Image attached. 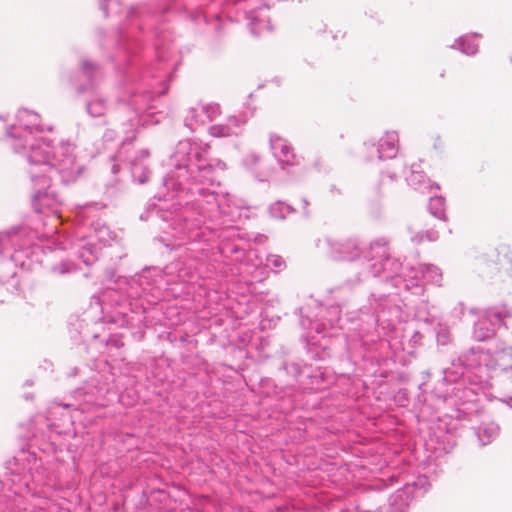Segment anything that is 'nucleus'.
I'll return each instance as SVG.
<instances>
[{
  "mask_svg": "<svg viewBox=\"0 0 512 512\" xmlns=\"http://www.w3.org/2000/svg\"><path fill=\"white\" fill-rule=\"evenodd\" d=\"M171 169L163 178V186L171 198L179 197L177 203L156 204L149 201L140 219L161 221L165 233L171 230L174 243L167 247L183 248L182 259L165 267L145 268L131 279L127 291L131 315L123 313L127 326H146L145 316L150 306L158 304L172 282L190 283L198 277H210L207 265L211 243L220 237L218 231L228 233L241 217L240 207L229 194L220 195L216 181L218 171L226 164L209 157V146L185 139L175 146L170 156Z\"/></svg>",
  "mask_w": 512,
  "mask_h": 512,
  "instance_id": "f257e3e1",
  "label": "nucleus"
},
{
  "mask_svg": "<svg viewBox=\"0 0 512 512\" xmlns=\"http://www.w3.org/2000/svg\"><path fill=\"white\" fill-rule=\"evenodd\" d=\"M148 4L130 6L117 31L101 36V45L115 49L113 58L123 62V93L119 101L139 113L153 108L152 102L168 90V44L171 33L163 13Z\"/></svg>",
  "mask_w": 512,
  "mask_h": 512,
  "instance_id": "f03ea898",
  "label": "nucleus"
},
{
  "mask_svg": "<svg viewBox=\"0 0 512 512\" xmlns=\"http://www.w3.org/2000/svg\"><path fill=\"white\" fill-rule=\"evenodd\" d=\"M39 119L37 113L20 109L17 123L7 129L6 136L13 151L25 157L30 165L33 209L37 213L56 212L62 199L51 182L57 179L65 185L75 182L82 175L84 165L77 160L73 144L61 142L55 147L41 135L44 129Z\"/></svg>",
  "mask_w": 512,
  "mask_h": 512,
  "instance_id": "7ed1b4c3",
  "label": "nucleus"
},
{
  "mask_svg": "<svg viewBox=\"0 0 512 512\" xmlns=\"http://www.w3.org/2000/svg\"><path fill=\"white\" fill-rule=\"evenodd\" d=\"M5 482L0 481L1 488L7 491L0 495V512H32L28 510L24 493H38L37 487L49 483V473L43 463L30 451H19L6 462Z\"/></svg>",
  "mask_w": 512,
  "mask_h": 512,
  "instance_id": "20e7f679",
  "label": "nucleus"
},
{
  "mask_svg": "<svg viewBox=\"0 0 512 512\" xmlns=\"http://www.w3.org/2000/svg\"><path fill=\"white\" fill-rule=\"evenodd\" d=\"M399 314L400 308L388 295L376 297L372 294L368 305L360 309V323L354 328L358 331L362 345L366 346L387 336Z\"/></svg>",
  "mask_w": 512,
  "mask_h": 512,
  "instance_id": "39448f33",
  "label": "nucleus"
},
{
  "mask_svg": "<svg viewBox=\"0 0 512 512\" xmlns=\"http://www.w3.org/2000/svg\"><path fill=\"white\" fill-rule=\"evenodd\" d=\"M500 356V350L495 356L490 351L472 347L462 353L457 362L453 361L451 367L443 370V382H455L461 377L471 381V373L477 378L475 384L487 383L492 377V372L500 367Z\"/></svg>",
  "mask_w": 512,
  "mask_h": 512,
  "instance_id": "423d86ee",
  "label": "nucleus"
},
{
  "mask_svg": "<svg viewBox=\"0 0 512 512\" xmlns=\"http://www.w3.org/2000/svg\"><path fill=\"white\" fill-rule=\"evenodd\" d=\"M115 375L111 372L108 363L105 369L96 373L84 386L74 391L75 398L81 400L78 409L82 412L90 411L93 407L106 406V395L114 388Z\"/></svg>",
  "mask_w": 512,
  "mask_h": 512,
  "instance_id": "0eeeda50",
  "label": "nucleus"
},
{
  "mask_svg": "<svg viewBox=\"0 0 512 512\" xmlns=\"http://www.w3.org/2000/svg\"><path fill=\"white\" fill-rule=\"evenodd\" d=\"M466 380H468L466 377H461L455 382H447L454 384V387L451 393L445 395L444 401H449L456 406V417L459 420L472 422L484 413V409L480 403L477 388L475 386L467 387Z\"/></svg>",
  "mask_w": 512,
  "mask_h": 512,
  "instance_id": "6e6552de",
  "label": "nucleus"
},
{
  "mask_svg": "<svg viewBox=\"0 0 512 512\" xmlns=\"http://www.w3.org/2000/svg\"><path fill=\"white\" fill-rule=\"evenodd\" d=\"M387 244H389V240L385 237L372 241L369 246L362 245L356 238L329 241L330 250L335 259L345 261L363 259L364 269L368 262L374 260L375 249H379V253L384 255Z\"/></svg>",
  "mask_w": 512,
  "mask_h": 512,
  "instance_id": "1a4fd4ad",
  "label": "nucleus"
},
{
  "mask_svg": "<svg viewBox=\"0 0 512 512\" xmlns=\"http://www.w3.org/2000/svg\"><path fill=\"white\" fill-rule=\"evenodd\" d=\"M379 249L374 251V260L368 262L366 268L361 273L363 278L377 277L381 273L384 274L386 281H391L392 285L398 289H404V279H409L411 272L406 268L413 266L407 263L404 265L396 258H392L388 254V244L386 245V253L381 255Z\"/></svg>",
  "mask_w": 512,
  "mask_h": 512,
  "instance_id": "9d476101",
  "label": "nucleus"
},
{
  "mask_svg": "<svg viewBox=\"0 0 512 512\" xmlns=\"http://www.w3.org/2000/svg\"><path fill=\"white\" fill-rule=\"evenodd\" d=\"M426 483L425 477H419L417 481L405 483L402 488L397 489L389 498L388 506L371 510L363 499V508L359 512H408L409 502L417 496L418 486Z\"/></svg>",
  "mask_w": 512,
  "mask_h": 512,
  "instance_id": "9b49d317",
  "label": "nucleus"
},
{
  "mask_svg": "<svg viewBox=\"0 0 512 512\" xmlns=\"http://www.w3.org/2000/svg\"><path fill=\"white\" fill-rule=\"evenodd\" d=\"M411 272L409 279H404V290L420 295L424 291V281L441 286L442 272L432 264H418L406 268Z\"/></svg>",
  "mask_w": 512,
  "mask_h": 512,
  "instance_id": "f8f14e48",
  "label": "nucleus"
},
{
  "mask_svg": "<svg viewBox=\"0 0 512 512\" xmlns=\"http://www.w3.org/2000/svg\"><path fill=\"white\" fill-rule=\"evenodd\" d=\"M367 161L385 160L396 157L398 153V135L396 132H386L378 142H366Z\"/></svg>",
  "mask_w": 512,
  "mask_h": 512,
  "instance_id": "ddd939ff",
  "label": "nucleus"
},
{
  "mask_svg": "<svg viewBox=\"0 0 512 512\" xmlns=\"http://www.w3.org/2000/svg\"><path fill=\"white\" fill-rule=\"evenodd\" d=\"M325 314L320 320L310 321L308 319H304L301 317L300 324L303 328H311L315 329L318 334H324L328 336H332V334L327 333L328 329H334L336 327L343 329L344 326L342 324L341 318V308L337 305H330L325 309Z\"/></svg>",
  "mask_w": 512,
  "mask_h": 512,
  "instance_id": "4468645a",
  "label": "nucleus"
},
{
  "mask_svg": "<svg viewBox=\"0 0 512 512\" xmlns=\"http://www.w3.org/2000/svg\"><path fill=\"white\" fill-rule=\"evenodd\" d=\"M247 122L245 115L230 116L225 123L215 124L209 127V134L213 137L238 136L242 133Z\"/></svg>",
  "mask_w": 512,
  "mask_h": 512,
  "instance_id": "2eb2a0df",
  "label": "nucleus"
},
{
  "mask_svg": "<svg viewBox=\"0 0 512 512\" xmlns=\"http://www.w3.org/2000/svg\"><path fill=\"white\" fill-rule=\"evenodd\" d=\"M270 148L282 169H286V166L293 165L295 155L291 145L285 139L276 134H271Z\"/></svg>",
  "mask_w": 512,
  "mask_h": 512,
  "instance_id": "dca6fc26",
  "label": "nucleus"
},
{
  "mask_svg": "<svg viewBox=\"0 0 512 512\" xmlns=\"http://www.w3.org/2000/svg\"><path fill=\"white\" fill-rule=\"evenodd\" d=\"M81 74L86 79L87 83L86 85H79L77 87V91L79 94L94 89L98 85L102 77L101 68L97 64L90 62L88 60L82 61Z\"/></svg>",
  "mask_w": 512,
  "mask_h": 512,
  "instance_id": "f3484780",
  "label": "nucleus"
},
{
  "mask_svg": "<svg viewBox=\"0 0 512 512\" xmlns=\"http://www.w3.org/2000/svg\"><path fill=\"white\" fill-rule=\"evenodd\" d=\"M149 155V151L143 149L136 157L130 160L132 177L140 184H144L150 175V170L146 164Z\"/></svg>",
  "mask_w": 512,
  "mask_h": 512,
  "instance_id": "a211bd4d",
  "label": "nucleus"
},
{
  "mask_svg": "<svg viewBox=\"0 0 512 512\" xmlns=\"http://www.w3.org/2000/svg\"><path fill=\"white\" fill-rule=\"evenodd\" d=\"M19 239V230L14 229L8 232L0 233V255L5 256L6 254L10 257L9 261H7V265H12V261L14 260V255L10 254V251L13 249L15 253L18 252Z\"/></svg>",
  "mask_w": 512,
  "mask_h": 512,
  "instance_id": "6ab92c4d",
  "label": "nucleus"
},
{
  "mask_svg": "<svg viewBox=\"0 0 512 512\" xmlns=\"http://www.w3.org/2000/svg\"><path fill=\"white\" fill-rule=\"evenodd\" d=\"M476 436L481 445L490 444L499 433V426L494 422H481L475 429Z\"/></svg>",
  "mask_w": 512,
  "mask_h": 512,
  "instance_id": "aec40b11",
  "label": "nucleus"
},
{
  "mask_svg": "<svg viewBox=\"0 0 512 512\" xmlns=\"http://www.w3.org/2000/svg\"><path fill=\"white\" fill-rule=\"evenodd\" d=\"M474 37H480V35L478 33H472L470 35L460 36L451 47L460 50L466 55H475L478 52V44L472 40Z\"/></svg>",
  "mask_w": 512,
  "mask_h": 512,
  "instance_id": "412c9836",
  "label": "nucleus"
},
{
  "mask_svg": "<svg viewBox=\"0 0 512 512\" xmlns=\"http://www.w3.org/2000/svg\"><path fill=\"white\" fill-rule=\"evenodd\" d=\"M207 121L205 115L201 112V104L188 110L184 123L190 130H195L198 126L205 124Z\"/></svg>",
  "mask_w": 512,
  "mask_h": 512,
  "instance_id": "4be33fe9",
  "label": "nucleus"
},
{
  "mask_svg": "<svg viewBox=\"0 0 512 512\" xmlns=\"http://www.w3.org/2000/svg\"><path fill=\"white\" fill-rule=\"evenodd\" d=\"M107 110V101L105 98L95 96L86 103V111L91 117L104 116Z\"/></svg>",
  "mask_w": 512,
  "mask_h": 512,
  "instance_id": "5701e85b",
  "label": "nucleus"
},
{
  "mask_svg": "<svg viewBox=\"0 0 512 512\" xmlns=\"http://www.w3.org/2000/svg\"><path fill=\"white\" fill-rule=\"evenodd\" d=\"M428 210L434 217L440 220H446V205L445 199L442 196L431 197L428 204Z\"/></svg>",
  "mask_w": 512,
  "mask_h": 512,
  "instance_id": "b1692460",
  "label": "nucleus"
},
{
  "mask_svg": "<svg viewBox=\"0 0 512 512\" xmlns=\"http://www.w3.org/2000/svg\"><path fill=\"white\" fill-rule=\"evenodd\" d=\"M506 318V312L497 308H491L486 311L485 318L483 320L487 321V324L491 325L492 328L495 329V327L499 328L501 325H506Z\"/></svg>",
  "mask_w": 512,
  "mask_h": 512,
  "instance_id": "393cba45",
  "label": "nucleus"
},
{
  "mask_svg": "<svg viewBox=\"0 0 512 512\" xmlns=\"http://www.w3.org/2000/svg\"><path fill=\"white\" fill-rule=\"evenodd\" d=\"M494 333L495 329L489 327L485 320H479L474 326V337L478 341H486L492 338Z\"/></svg>",
  "mask_w": 512,
  "mask_h": 512,
  "instance_id": "a878e982",
  "label": "nucleus"
},
{
  "mask_svg": "<svg viewBox=\"0 0 512 512\" xmlns=\"http://www.w3.org/2000/svg\"><path fill=\"white\" fill-rule=\"evenodd\" d=\"M123 0H100V9L105 17L120 14Z\"/></svg>",
  "mask_w": 512,
  "mask_h": 512,
  "instance_id": "bb28decb",
  "label": "nucleus"
},
{
  "mask_svg": "<svg viewBox=\"0 0 512 512\" xmlns=\"http://www.w3.org/2000/svg\"><path fill=\"white\" fill-rule=\"evenodd\" d=\"M292 212H294V209L283 201H277L269 207L271 216L278 219H284Z\"/></svg>",
  "mask_w": 512,
  "mask_h": 512,
  "instance_id": "cd10ccee",
  "label": "nucleus"
},
{
  "mask_svg": "<svg viewBox=\"0 0 512 512\" xmlns=\"http://www.w3.org/2000/svg\"><path fill=\"white\" fill-rule=\"evenodd\" d=\"M78 256L85 265L89 266L93 264L97 258L95 246L89 243L83 245V247L79 250Z\"/></svg>",
  "mask_w": 512,
  "mask_h": 512,
  "instance_id": "c85d7f7f",
  "label": "nucleus"
},
{
  "mask_svg": "<svg viewBox=\"0 0 512 512\" xmlns=\"http://www.w3.org/2000/svg\"><path fill=\"white\" fill-rule=\"evenodd\" d=\"M201 112L205 115L207 122H211L221 114V107L218 103H201Z\"/></svg>",
  "mask_w": 512,
  "mask_h": 512,
  "instance_id": "c756f323",
  "label": "nucleus"
},
{
  "mask_svg": "<svg viewBox=\"0 0 512 512\" xmlns=\"http://www.w3.org/2000/svg\"><path fill=\"white\" fill-rule=\"evenodd\" d=\"M425 175L423 172L417 170L416 165L411 166L410 174L406 176V180L410 186L415 189L419 188L425 182Z\"/></svg>",
  "mask_w": 512,
  "mask_h": 512,
  "instance_id": "7c9ffc66",
  "label": "nucleus"
},
{
  "mask_svg": "<svg viewBox=\"0 0 512 512\" xmlns=\"http://www.w3.org/2000/svg\"><path fill=\"white\" fill-rule=\"evenodd\" d=\"M218 249L224 257H230L234 254L237 255L235 258L236 260L240 259V257L244 254L243 249L232 243H221L218 246Z\"/></svg>",
  "mask_w": 512,
  "mask_h": 512,
  "instance_id": "2f4dec72",
  "label": "nucleus"
},
{
  "mask_svg": "<svg viewBox=\"0 0 512 512\" xmlns=\"http://www.w3.org/2000/svg\"><path fill=\"white\" fill-rule=\"evenodd\" d=\"M249 25H250V32L255 36L260 35L262 33V31L265 29L268 31L272 30V27L270 26L268 21L261 20L258 17L252 18Z\"/></svg>",
  "mask_w": 512,
  "mask_h": 512,
  "instance_id": "473e14b6",
  "label": "nucleus"
},
{
  "mask_svg": "<svg viewBox=\"0 0 512 512\" xmlns=\"http://www.w3.org/2000/svg\"><path fill=\"white\" fill-rule=\"evenodd\" d=\"M76 270H77V268H76L75 264L68 260L61 261L60 263L52 266V268H51V271L54 274H58V275L72 273V272H75Z\"/></svg>",
  "mask_w": 512,
  "mask_h": 512,
  "instance_id": "72a5a7b5",
  "label": "nucleus"
},
{
  "mask_svg": "<svg viewBox=\"0 0 512 512\" xmlns=\"http://www.w3.org/2000/svg\"><path fill=\"white\" fill-rule=\"evenodd\" d=\"M266 267H272L278 270H282L285 268L286 264L284 259L279 255L269 254L266 256Z\"/></svg>",
  "mask_w": 512,
  "mask_h": 512,
  "instance_id": "f704fd0d",
  "label": "nucleus"
},
{
  "mask_svg": "<svg viewBox=\"0 0 512 512\" xmlns=\"http://www.w3.org/2000/svg\"><path fill=\"white\" fill-rule=\"evenodd\" d=\"M106 345L108 346V348H116V349H120L121 347L124 346V343L121 339V337L117 334H114V335H111L107 341H106Z\"/></svg>",
  "mask_w": 512,
  "mask_h": 512,
  "instance_id": "c9c22d12",
  "label": "nucleus"
},
{
  "mask_svg": "<svg viewBox=\"0 0 512 512\" xmlns=\"http://www.w3.org/2000/svg\"><path fill=\"white\" fill-rule=\"evenodd\" d=\"M282 368L290 375H292L293 377H297L298 375H300L301 373V368L298 364L296 363H291V364H287V363H284Z\"/></svg>",
  "mask_w": 512,
  "mask_h": 512,
  "instance_id": "e433bc0d",
  "label": "nucleus"
},
{
  "mask_svg": "<svg viewBox=\"0 0 512 512\" xmlns=\"http://www.w3.org/2000/svg\"><path fill=\"white\" fill-rule=\"evenodd\" d=\"M437 342L440 345H446L450 342V335L446 329H440L437 332Z\"/></svg>",
  "mask_w": 512,
  "mask_h": 512,
  "instance_id": "4c0bfd02",
  "label": "nucleus"
},
{
  "mask_svg": "<svg viewBox=\"0 0 512 512\" xmlns=\"http://www.w3.org/2000/svg\"><path fill=\"white\" fill-rule=\"evenodd\" d=\"M260 160H261L260 157L255 153L248 154L245 158L246 164L250 165V166L258 165Z\"/></svg>",
  "mask_w": 512,
  "mask_h": 512,
  "instance_id": "58836bf2",
  "label": "nucleus"
},
{
  "mask_svg": "<svg viewBox=\"0 0 512 512\" xmlns=\"http://www.w3.org/2000/svg\"><path fill=\"white\" fill-rule=\"evenodd\" d=\"M425 240L434 242L439 238V233L436 230H427L425 231Z\"/></svg>",
  "mask_w": 512,
  "mask_h": 512,
  "instance_id": "ea45409f",
  "label": "nucleus"
},
{
  "mask_svg": "<svg viewBox=\"0 0 512 512\" xmlns=\"http://www.w3.org/2000/svg\"><path fill=\"white\" fill-rule=\"evenodd\" d=\"M130 145V142H123L122 143V146L118 152V154L116 155V158L120 161L124 160V153H125V150H126V147Z\"/></svg>",
  "mask_w": 512,
  "mask_h": 512,
  "instance_id": "a19ab883",
  "label": "nucleus"
},
{
  "mask_svg": "<svg viewBox=\"0 0 512 512\" xmlns=\"http://www.w3.org/2000/svg\"><path fill=\"white\" fill-rule=\"evenodd\" d=\"M425 231L424 232H418L416 233L414 236L411 237V240L414 242V243H421L425 240Z\"/></svg>",
  "mask_w": 512,
  "mask_h": 512,
  "instance_id": "79ce46f5",
  "label": "nucleus"
},
{
  "mask_svg": "<svg viewBox=\"0 0 512 512\" xmlns=\"http://www.w3.org/2000/svg\"><path fill=\"white\" fill-rule=\"evenodd\" d=\"M91 207H95L96 209H102V208L105 207V205L100 203V202L86 203V204L83 205L84 209H88V208H91Z\"/></svg>",
  "mask_w": 512,
  "mask_h": 512,
  "instance_id": "37998d69",
  "label": "nucleus"
},
{
  "mask_svg": "<svg viewBox=\"0 0 512 512\" xmlns=\"http://www.w3.org/2000/svg\"><path fill=\"white\" fill-rule=\"evenodd\" d=\"M114 136H115V133L113 130H107L104 135H103V138L105 141H111L114 139Z\"/></svg>",
  "mask_w": 512,
  "mask_h": 512,
  "instance_id": "c03bdc74",
  "label": "nucleus"
},
{
  "mask_svg": "<svg viewBox=\"0 0 512 512\" xmlns=\"http://www.w3.org/2000/svg\"><path fill=\"white\" fill-rule=\"evenodd\" d=\"M132 335H133V337L136 340L140 341V340H142L144 338V331L143 330H139L137 332H133Z\"/></svg>",
  "mask_w": 512,
  "mask_h": 512,
  "instance_id": "a18cd8bd",
  "label": "nucleus"
},
{
  "mask_svg": "<svg viewBox=\"0 0 512 512\" xmlns=\"http://www.w3.org/2000/svg\"><path fill=\"white\" fill-rule=\"evenodd\" d=\"M502 402L507 404L510 408H512V396L510 397H504L502 399Z\"/></svg>",
  "mask_w": 512,
  "mask_h": 512,
  "instance_id": "49530a36",
  "label": "nucleus"
},
{
  "mask_svg": "<svg viewBox=\"0 0 512 512\" xmlns=\"http://www.w3.org/2000/svg\"><path fill=\"white\" fill-rule=\"evenodd\" d=\"M14 275H15V272L13 271V272L11 273V275L3 276V277L1 278V281H2V282H6V281H8V279H9L10 277H13Z\"/></svg>",
  "mask_w": 512,
  "mask_h": 512,
  "instance_id": "de8ad7c7",
  "label": "nucleus"
},
{
  "mask_svg": "<svg viewBox=\"0 0 512 512\" xmlns=\"http://www.w3.org/2000/svg\"><path fill=\"white\" fill-rule=\"evenodd\" d=\"M259 270H260V276H259V277L255 276V279H257L258 281H261L262 276H263V274H264V273H263V272H264V268H260Z\"/></svg>",
  "mask_w": 512,
  "mask_h": 512,
  "instance_id": "09e8293b",
  "label": "nucleus"
},
{
  "mask_svg": "<svg viewBox=\"0 0 512 512\" xmlns=\"http://www.w3.org/2000/svg\"><path fill=\"white\" fill-rule=\"evenodd\" d=\"M302 202L304 204V208H306L308 206V204H309V202L305 198L302 199Z\"/></svg>",
  "mask_w": 512,
  "mask_h": 512,
  "instance_id": "8fccbe9b",
  "label": "nucleus"
},
{
  "mask_svg": "<svg viewBox=\"0 0 512 512\" xmlns=\"http://www.w3.org/2000/svg\"><path fill=\"white\" fill-rule=\"evenodd\" d=\"M388 480L391 482V484H392L394 481H397V480H396V478H395L394 476L389 477V479H388Z\"/></svg>",
  "mask_w": 512,
  "mask_h": 512,
  "instance_id": "3c124183",
  "label": "nucleus"
},
{
  "mask_svg": "<svg viewBox=\"0 0 512 512\" xmlns=\"http://www.w3.org/2000/svg\"><path fill=\"white\" fill-rule=\"evenodd\" d=\"M340 512H359V509H357L356 511H350L348 509H344V510H341Z\"/></svg>",
  "mask_w": 512,
  "mask_h": 512,
  "instance_id": "603ef678",
  "label": "nucleus"
},
{
  "mask_svg": "<svg viewBox=\"0 0 512 512\" xmlns=\"http://www.w3.org/2000/svg\"><path fill=\"white\" fill-rule=\"evenodd\" d=\"M262 264H263V260L259 259V262L257 264H255V266L258 268V265H262Z\"/></svg>",
  "mask_w": 512,
  "mask_h": 512,
  "instance_id": "864d4df0",
  "label": "nucleus"
},
{
  "mask_svg": "<svg viewBox=\"0 0 512 512\" xmlns=\"http://www.w3.org/2000/svg\"><path fill=\"white\" fill-rule=\"evenodd\" d=\"M374 487H375L376 489H380V488H381L379 484H375V485L373 486V488H374Z\"/></svg>",
  "mask_w": 512,
  "mask_h": 512,
  "instance_id": "5fc2aeb1",
  "label": "nucleus"
},
{
  "mask_svg": "<svg viewBox=\"0 0 512 512\" xmlns=\"http://www.w3.org/2000/svg\"><path fill=\"white\" fill-rule=\"evenodd\" d=\"M418 318H420V319H423V320L427 321V319H426V318H423V317L420 315V313L418 314Z\"/></svg>",
  "mask_w": 512,
  "mask_h": 512,
  "instance_id": "6e6d98bb",
  "label": "nucleus"
},
{
  "mask_svg": "<svg viewBox=\"0 0 512 512\" xmlns=\"http://www.w3.org/2000/svg\"><path fill=\"white\" fill-rule=\"evenodd\" d=\"M71 405L70 404H65L64 407L68 408L70 407Z\"/></svg>",
  "mask_w": 512,
  "mask_h": 512,
  "instance_id": "4d7b16f0",
  "label": "nucleus"
}]
</instances>
